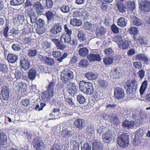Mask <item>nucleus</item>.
Masks as SVG:
<instances>
[{
	"mask_svg": "<svg viewBox=\"0 0 150 150\" xmlns=\"http://www.w3.org/2000/svg\"><path fill=\"white\" fill-rule=\"evenodd\" d=\"M74 78L73 72L68 69H64L61 74V78L62 83L64 84H67V86L69 85L70 81Z\"/></svg>",
	"mask_w": 150,
	"mask_h": 150,
	"instance_id": "nucleus-1",
	"label": "nucleus"
},
{
	"mask_svg": "<svg viewBox=\"0 0 150 150\" xmlns=\"http://www.w3.org/2000/svg\"><path fill=\"white\" fill-rule=\"evenodd\" d=\"M117 142L118 145L123 147L127 146L129 144V135L127 133H122L117 137Z\"/></svg>",
	"mask_w": 150,
	"mask_h": 150,
	"instance_id": "nucleus-2",
	"label": "nucleus"
},
{
	"mask_svg": "<svg viewBox=\"0 0 150 150\" xmlns=\"http://www.w3.org/2000/svg\"><path fill=\"white\" fill-rule=\"evenodd\" d=\"M144 133L142 129L140 128L136 131L134 138L132 140V144L135 146L139 145L142 139V136Z\"/></svg>",
	"mask_w": 150,
	"mask_h": 150,
	"instance_id": "nucleus-3",
	"label": "nucleus"
},
{
	"mask_svg": "<svg viewBox=\"0 0 150 150\" xmlns=\"http://www.w3.org/2000/svg\"><path fill=\"white\" fill-rule=\"evenodd\" d=\"M114 135L112 131L108 130L102 135L103 141L105 143L108 144L113 142L114 141Z\"/></svg>",
	"mask_w": 150,
	"mask_h": 150,
	"instance_id": "nucleus-4",
	"label": "nucleus"
},
{
	"mask_svg": "<svg viewBox=\"0 0 150 150\" xmlns=\"http://www.w3.org/2000/svg\"><path fill=\"white\" fill-rule=\"evenodd\" d=\"M61 31V25L59 23H57L52 27L50 31V36L54 38L58 37Z\"/></svg>",
	"mask_w": 150,
	"mask_h": 150,
	"instance_id": "nucleus-5",
	"label": "nucleus"
},
{
	"mask_svg": "<svg viewBox=\"0 0 150 150\" xmlns=\"http://www.w3.org/2000/svg\"><path fill=\"white\" fill-rule=\"evenodd\" d=\"M86 125V122L85 120L82 118H76L73 122V125L75 127L80 130L84 128Z\"/></svg>",
	"mask_w": 150,
	"mask_h": 150,
	"instance_id": "nucleus-6",
	"label": "nucleus"
},
{
	"mask_svg": "<svg viewBox=\"0 0 150 150\" xmlns=\"http://www.w3.org/2000/svg\"><path fill=\"white\" fill-rule=\"evenodd\" d=\"M126 87L127 92L136 91L137 88V84L135 80H129L127 81L125 85Z\"/></svg>",
	"mask_w": 150,
	"mask_h": 150,
	"instance_id": "nucleus-7",
	"label": "nucleus"
},
{
	"mask_svg": "<svg viewBox=\"0 0 150 150\" xmlns=\"http://www.w3.org/2000/svg\"><path fill=\"white\" fill-rule=\"evenodd\" d=\"M33 145L36 150H44L45 149L43 141L38 138H36L33 139Z\"/></svg>",
	"mask_w": 150,
	"mask_h": 150,
	"instance_id": "nucleus-8",
	"label": "nucleus"
},
{
	"mask_svg": "<svg viewBox=\"0 0 150 150\" xmlns=\"http://www.w3.org/2000/svg\"><path fill=\"white\" fill-rule=\"evenodd\" d=\"M139 8L143 12L146 13L150 11V2L146 0L141 1L139 3Z\"/></svg>",
	"mask_w": 150,
	"mask_h": 150,
	"instance_id": "nucleus-9",
	"label": "nucleus"
},
{
	"mask_svg": "<svg viewBox=\"0 0 150 150\" xmlns=\"http://www.w3.org/2000/svg\"><path fill=\"white\" fill-rule=\"evenodd\" d=\"M114 96L116 99H121L125 96V93L123 89L120 87H116L114 90Z\"/></svg>",
	"mask_w": 150,
	"mask_h": 150,
	"instance_id": "nucleus-10",
	"label": "nucleus"
},
{
	"mask_svg": "<svg viewBox=\"0 0 150 150\" xmlns=\"http://www.w3.org/2000/svg\"><path fill=\"white\" fill-rule=\"evenodd\" d=\"M19 63V66L22 71L28 70L30 67V62L26 58H21L20 59Z\"/></svg>",
	"mask_w": 150,
	"mask_h": 150,
	"instance_id": "nucleus-11",
	"label": "nucleus"
},
{
	"mask_svg": "<svg viewBox=\"0 0 150 150\" xmlns=\"http://www.w3.org/2000/svg\"><path fill=\"white\" fill-rule=\"evenodd\" d=\"M62 137L64 138H69L74 135V132L73 130L70 127H64L61 132Z\"/></svg>",
	"mask_w": 150,
	"mask_h": 150,
	"instance_id": "nucleus-12",
	"label": "nucleus"
},
{
	"mask_svg": "<svg viewBox=\"0 0 150 150\" xmlns=\"http://www.w3.org/2000/svg\"><path fill=\"white\" fill-rule=\"evenodd\" d=\"M52 55L54 57L57 58V60L61 62L62 61L63 59H65L68 55V54L66 52H64L62 55L61 53L59 51H53Z\"/></svg>",
	"mask_w": 150,
	"mask_h": 150,
	"instance_id": "nucleus-13",
	"label": "nucleus"
},
{
	"mask_svg": "<svg viewBox=\"0 0 150 150\" xmlns=\"http://www.w3.org/2000/svg\"><path fill=\"white\" fill-rule=\"evenodd\" d=\"M33 8L36 11L37 15H41L44 10L45 8V5L43 6L40 1H37L33 5Z\"/></svg>",
	"mask_w": 150,
	"mask_h": 150,
	"instance_id": "nucleus-14",
	"label": "nucleus"
},
{
	"mask_svg": "<svg viewBox=\"0 0 150 150\" xmlns=\"http://www.w3.org/2000/svg\"><path fill=\"white\" fill-rule=\"evenodd\" d=\"M78 32L77 36L78 40L80 42L83 43V45H81L83 46L87 44L88 42L86 40V38L84 32L82 30L78 31Z\"/></svg>",
	"mask_w": 150,
	"mask_h": 150,
	"instance_id": "nucleus-15",
	"label": "nucleus"
},
{
	"mask_svg": "<svg viewBox=\"0 0 150 150\" xmlns=\"http://www.w3.org/2000/svg\"><path fill=\"white\" fill-rule=\"evenodd\" d=\"M25 15L27 17L30 18V22L32 24L36 23L37 21V16L36 14L33 12L30 11L29 10H27L25 11Z\"/></svg>",
	"mask_w": 150,
	"mask_h": 150,
	"instance_id": "nucleus-16",
	"label": "nucleus"
},
{
	"mask_svg": "<svg viewBox=\"0 0 150 150\" xmlns=\"http://www.w3.org/2000/svg\"><path fill=\"white\" fill-rule=\"evenodd\" d=\"M39 58L41 61L47 65L50 66H52L54 64V59L50 57H44L41 55L40 56Z\"/></svg>",
	"mask_w": 150,
	"mask_h": 150,
	"instance_id": "nucleus-17",
	"label": "nucleus"
},
{
	"mask_svg": "<svg viewBox=\"0 0 150 150\" xmlns=\"http://www.w3.org/2000/svg\"><path fill=\"white\" fill-rule=\"evenodd\" d=\"M120 74V68L117 67L112 69L110 73V77L114 79L119 78Z\"/></svg>",
	"mask_w": 150,
	"mask_h": 150,
	"instance_id": "nucleus-18",
	"label": "nucleus"
},
{
	"mask_svg": "<svg viewBox=\"0 0 150 150\" xmlns=\"http://www.w3.org/2000/svg\"><path fill=\"white\" fill-rule=\"evenodd\" d=\"M0 90L1 93L3 100H7L9 97V92L8 88L6 86H4Z\"/></svg>",
	"mask_w": 150,
	"mask_h": 150,
	"instance_id": "nucleus-19",
	"label": "nucleus"
},
{
	"mask_svg": "<svg viewBox=\"0 0 150 150\" xmlns=\"http://www.w3.org/2000/svg\"><path fill=\"white\" fill-rule=\"evenodd\" d=\"M69 26L68 27L67 24H65L64 25V32L61 37L60 38H62V39L63 38L64 40L66 38L71 37V35L72 34V31L71 28L69 29Z\"/></svg>",
	"mask_w": 150,
	"mask_h": 150,
	"instance_id": "nucleus-20",
	"label": "nucleus"
},
{
	"mask_svg": "<svg viewBox=\"0 0 150 150\" xmlns=\"http://www.w3.org/2000/svg\"><path fill=\"white\" fill-rule=\"evenodd\" d=\"M69 84V86L68 88L67 91L70 95L74 96L77 92L78 87L76 86L75 83H70Z\"/></svg>",
	"mask_w": 150,
	"mask_h": 150,
	"instance_id": "nucleus-21",
	"label": "nucleus"
},
{
	"mask_svg": "<svg viewBox=\"0 0 150 150\" xmlns=\"http://www.w3.org/2000/svg\"><path fill=\"white\" fill-rule=\"evenodd\" d=\"M134 121H129L127 120H125L122 124V126L124 129H132L134 127Z\"/></svg>",
	"mask_w": 150,
	"mask_h": 150,
	"instance_id": "nucleus-22",
	"label": "nucleus"
},
{
	"mask_svg": "<svg viewBox=\"0 0 150 150\" xmlns=\"http://www.w3.org/2000/svg\"><path fill=\"white\" fill-rule=\"evenodd\" d=\"M54 94L50 92H49L47 91L42 92L41 94V97L42 99L44 100V101L47 102V101H49V99L52 97Z\"/></svg>",
	"mask_w": 150,
	"mask_h": 150,
	"instance_id": "nucleus-23",
	"label": "nucleus"
},
{
	"mask_svg": "<svg viewBox=\"0 0 150 150\" xmlns=\"http://www.w3.org/2000/svg\"><path fill=\"white\" fill-rule=\"evenodd\" d=\"M88 60L91 62L100 61L101 58L99 54H90L87 56Z\"/></svg>",
	"mask_w": 150,
	"mask_h": 150,
	"instance_id": "nucleus-24",
	"label": "nucleus"
},
{
	"mask_svg": "<svg viewBox=\"0 0 150 150\" xmlns=\"http://www.w3.org/2000/svg\"><path fill=\"white\" fill-rule=\"evenodd\" d=\"M135 59L140 61H143L144 64H147L148 59L147 56L145 54L140 53L137 54Z\"/></svg>",
	"mask_w": 150,
	"mask_h": 150,
	"instance_id": "nucleus-25",
	"label": "nucleus"
},
{
	"mask_svg": "<svg viewBox=\"0 0 150 150\" xmlns=\"http://www.w3.org/2000/svg\"><path fill=\"white\" fill-rule=\"evenodd\" d=\"M92 150H105L103 144L100 142H93Z\"/></svg>",
	"mask_w": 150,
	"mask_h": 150,
	"instance_id": "nucleus-26",
	"label": "nucleus"
},
{
	"mask_svg": "<svg viewBox=\"0 0 150 150\" xmlns=\"http://www.w3.org/2000/svg\"><path fill=\"white\" fill-rule=\"evenodd\" d=\"M37 70L35 68L30 69L28 72V76L30 80L31 81L35 80L37 76Z\"/></svg>",
	"mask_w": 150,
	"mask_h": 150,
	"instance_id": "nucleus-27",
	"label": "nucleus"
},
{
	"mask_svg": "<svg viewBox=\"0 0 150 150\" xmlns=\"http://www.w3.org/2000/svg\"><path fill=\"white\" fill-rule=\"evenodd\" d=\"M118 45L119 48L123 50H125L129 47V44L128 40H123L119 42Z\"/></svg>",
	"mask_w": 150,
	"mask_h": 150,
	"instance_id": "nucleus-28",
	"label": "nucleus"
},
{
	"mask_svg": "<svg viewBox=\"0 0 150 150\" xmlns=\"http://www.w3.org/2000/svg\"><path fill=\"white\" fill-rule=\"evenodd\" d=\"M18 59V55L15 54L10 53L8 54L7 56V60L10 63H15L17 62Z\"/></svg>",
	"mask_w": 150,
	"mask_h": 150,
	"instance_id": "nucleus-29",
	"label": "nucleus"
},
{
	"mask_svg": "<svg viewBox=\"0 0 150 150\" xmlns=\"http://www.w3.org/2000/svg\"><path fill=\"white\" fill-rule=\"evenodd\" d=\"M124 110H125V109ZM123 111L124 112H123L122 115L124 116V118H126L131 116L134 120L136 119V115L135 112H132L131 113L130 111L128 110Z\"/></svg>",
	"mask_w": 150,
	"mask_h": 150,
	"instance_id": "nucleus-30",
	"label": "nucleus"
},
{
	"mask_svg": "<svg viewBox=\"0 0 150 150\" xmlns=\"http://www.w3.org/2000/svg\"><path fill=\"white\" fill-rule=\"evenodd\" d=\"M47 20V23H50L52 20H53L54 14L51 10H49L46 11L44 14Z\"/></svg>",
	"mask_w": 150,
	"mask_h": 150,
	"instance_id": "nucleus-31",
	"label": "nucleus"
},
{
	"mask_svg": "<svg viewBox=\"0 0 150 150\" xmlns=\"http://www.w3.org/2000/svg\"><path fill=\"white\" fill-rule=\"evenodd\" d=\"M64 42L69 44L73 46H75L77 45V40L76 38H71V37L68 38H66V39L64 40Z\"/></svg>",
	"mask_w": 150,
	"mask_h": 150,
	"instance_id": "nucleus-32",
	"label": "nucleus"
},
{
	"mask_svg": "<svg viewBox=\"0 0 150 150\" xmlns=\"http://www.w3.org/2000/svg\"><path fill=\"white\" fill-rule=\"evenodd\" d=\"M106 32V29L103 27L101 26L96 28V34L97 36L101 37L104 35Z\"/></svg>",
	"mask_w": 150,
	"mask_h": 150,
	"instance_id": "nucleus-33",
	"label": "nucleus"
},
{
	"mask_svg": "<svg viewBox=\"0 0 150 150\" xmlns=\"http://www.w3.org/2000/svg\"><path fill=\"white\" fill-rule=\"evenodd\" d=\"M147 85L148 82L146 80H144L142 83L139 89V92L141 96H143L144 95V93L145 92Z\"/></svg>",
	"mask_w": 150,
	"mask_h": 150,
	"instance_id": "nucleus-34",
	"label": "nucleus"
},
{
	"mask_svg": "<svg viewBox=\"0 0 150 150\" xmlns=\"http://www.w3.org/2000/svg\"><path fill=\"white\" fill-rule=\"evenodd\" d=\"M59 140L55 141L52 145L50 150H62V144Z\"/></svg>",
	"mask_w": 150,
	"mask_h": 150,
	"instance_id": "nucleus-35",
	"label": "nucleus"
},
{
	"mask_svg": "<svg viewBox=\"0 0 150 150\" xmlns=\"http://www.w3.org/2000/svg\"><path fill=\"white\" fill-rule=\"evenodd\" d=\"M117 23L118 26L121 27H125L127 24V21L126 18L121 17L117 21Z\"/></svg>",
	"mask_w": 150,
	"mask_h": 150,
	"instance_id": "nucleus-36",
	"label": "nucleus"
},
{
	"mask_svg": "<svg viewBox=\"0 0 150 150\" xmlns=\"http://www.w3.org/2000/svg\"><path fill=\"white\" fill-rule=\"evenodd\" d=\"M7 137L4 132H0V145L3 146L7 142Z\"/></svg>",
	"mask_w": 150,
	"mask_h": 150,
	"instance_id": "nucleus-37",
	"label": "nucleus"
},
{
	"mask_svg": "<svg viewBox=\"0 0 150 150\" xmlns=\"http://www.w3.org/2000/svg\"><path fill=\"white\" fill-rule=\"evenodd\" d=\"M127 31L131 35H133V38L134 36H136L139 33V30L137 28L132 26L128 28Z\"/></svg>",
	"mask_w": 150,
	"mask_h": 150,
	"instance_id": "nucleus-38",
	"label": "nucleus"
},
{
	"mask_svg": "<svg viewBox=\"0 0 150 150\" xmlns=\"http://www.w3.org/2000/svg\"><path fill=\"white\" fill-rule=\"evenodd\" d=\"M126 4L127 6H125V7L128 11H133L135 8V3L134 1H128Z\"/></svg>",
	"mask_w": 150,
	"mask_h": 150,
	"instance_id": "nucleus-39",
	"label": "nucleus"
},
{
	"mask_svg": "<svg viewBox=\"0 0 150 150\" xmlns=\"http://www.w3.org/2000/svg\"><path fill=\"white\" fill-rule=\"evenodd\" d=\"M18 86L19 88V91H21L22 93L25 92L27 89V84L22 82L18 83Z\"/></svg>",
	"mask_w": 150,
	"mask_h": 150,
	"instance_id": "nucleus-40",
	"label": "nucleus"
},
{
	"mask_svg": "<svg viewBox=\"0 0 150 150\" xmlns=\"http://www.w3.org/2000/svg\"><path fill=\"white\" fill-rule=\"evenodd\" d=\"M9 29V28L8 26H7L4 29L3 32V35L7 40L10 39V38L12 36V34L10 33V32L8 33V30Z\"/></svg>",
	"mask_w": 150,
	"mask_h": 150,
	"instance_id": "nucleus-41",
	"label": "nucleus"
},
{
	"mask_svg": "<svg viewBox=\"0 0 150 150\" xmlns=\"http://www.w3.org/2000/svg\"><path fill=\"white\" fill-rule=\"evenodd\" d=\"M85 76L89 80L96 79L97 76V74L93 72H90L86 73Z\"/></svg>",
	"mask_w": 150,
	"mask_h": 150,
	"instance_id": "nucleus-42",
	"label": "nucleus"
},
{
	"mask_svg": "<svg viewBox=\"0 0 150 150\" xmlns=\"http://www.w3.org/2000/svg\"><path fill=\"white\" fill-rule=\"evenodd\" d=\"M70 23L74 26H79L82 25V22L81 20L76 18L71 19Z\"/></svg>",
	"mask_w": 150,
	"mask_h": 150,
	"instance_id": "nucleus-43",
	"label": "nucleus"
},
{
	"mask_svg": "<svg viewBox=\"0 0 150 150\" xmlns=\"http://www.w3.org/2000/svg\"><path fill=\"white\" fill-rule=\"evenodd\" d=\"M88 82H86L85 81H81L79 83V88L80 90L83 93H85L86 91V86H87Z\"/></svg>",
	"mask_w": 150,
	"mask_h": 150,
	"instance_id": "nucleus-44",
	"label": "nucleus"
},
{
	"mask_svg": "<svg viewBox=\"0 0 150 150\" xmlns=\"http://www.w3.org/2000/svg\"><path fill=\"white\" fill-rule=\"evenodd\" d=\"M25 0H10V4L13 6H18L24 3Z\"/></svg>",
	"mask_w": 150,
	"mask_h": 150,
	"instance_id": "nucleus-45",
	"label": "nucleus"
},
{
	"mask_svg": "<svg viewBox=\"0 0 150 150\" xmlns=\"http://www.w3.org/2000/svg\"><path fill=\"white\" fill-rule=\"evenodd\" d=\"M88 53V50L86 47H82L79 50V54L81 57H85Z\"/></svg>",
	"mask_w": 150,
	"mask_h": 150,
	"instance_id": "nucleus-46",
	"label": "nucleus"
},
{
	"mask_svg": "<svg viewBox=\"0 0 150 150\" xmlns=\"http://www.w3.org/2000/svg\"><path fill=\"white\" fill-rule=\"evenodd\" d=\"M22 71L16 70L15 71V77L17 80H19L21 78L22 76L23 79H24V76H25L23 75L24 72Z\"/></svg>",
	"mask_w": 150,
	"mask_h": 150,
	"instance_id": "nucleus-47",
	"label": "nucleus"
},
{
	"mask_svg": "<svg viewBox=\"0 0 150 150\" xmlns=\"http://www.w3.org/2000/svg\"><path fill=\"white\" fill-rule=\"evenodd\" d=\"M8 70V66L4 64H0V71L4 74L7 73Z\"/></svg>",
	"mask_w": 150,
	"mask_h": 150,
	"instance_id": "nucleus-48",
	"label": "nucleus"
},
{
	"mask_svg": "<svg viewBox=\"0 0 150 150\" xmlns=\"http://www.w3.org/2000/svg\"><path fill=\"white\" fill-rule=\"evenodd\" d=\"M111 121L115 125H118L119 123V120L116 115L112 113L111 116Z\"/></svg>",
	"mask_w": 150,
	"mask_h": 150,
	"instance_id": "nucleus-49",
	"label": "nucleus"
},
{
	"mask_svg": "<svg viewBox=\"0 0 150 150\" xmlns=\"http://www.w3.org/2000/svg\"><path fill=\"white\" fill-rule=\"evenodd\" d=\"M98 84L103 89L106 88L108 85V83L105 80H100L98 81Z\"/></svg>",
	"mask_w": 150,
	"mask_h": 150,
	"instance_id": "nucleus-50",
	"label": "nucleus"
},
{
	"mask_svg": "<svg viewBox=\"0 0 150 150\" xmlns=\"http://www.w3.org/2000/svg\"><path fill=\"white\" fill-rule=\"evenodd\" d=\"M104 63L106 65H110L113 62V58L112 57H107L103 60Z\"/></svg>",
	"mask_w": 150,
	"mask_h": 150,
	"instance_id": "nucleus-51",
	"label": "nucleus"
},
{
	"mask_svg": "<svg viewBox=\"0 0 150 150\" xmlns=\"http://www.w3.org/2000/svg\"><path fill=\"white\" fill-rule=\"evenodd\" d=\"M143 37L142 36L137 37L134 36V43L135 46H138V45H140V43L141 42L142 39Z\"/></svg>",
	"mask_w": 150,
	"mask_h": 150,
	"instance_id": "nucleus-52",
	"label": "nucleus"
},
{
	"mask_svg": "<svg viewBox=\"0 0 150 150\" xmlns=\"http://www.w3.org/2000/svg\"><path fill=\"white\" fill-rule=\"evenodd\" d=\"M55 84L54 82H50L49 83V85L47 88V91H49V92H50L54 94V87L55 85Z\"/></svg>",
	"mask_w": 150,
	"mask_h": 150,
	"instance_id": "nucleus-53",
	"label": "nucleus"
},
{
	"mask_svg": "<svg viewBox=\"0 0 150 150\" xmlns=\"http://www.w3.org/2000/svg\"><path fill=\"white\" fill-rule=\"evenodd\" d=\"M71 144L72 145L73 149L72 150H79V144L76 141L72 140L70 142Z\"/></svg>",
	"mask_w": 150,
	"mask_h": 150,
	"instance_id": "nucleus-54",
	"label": "nucleus"
},
{
	"mask_svg": "<svg viewBox=\"0 0 150 150\" xmlns=\"http://www.w3.org/2000/svg\"><path fill=\"white\" fill-rule=\"evenodd\" d=\"M76 98L77 101L80 104H83L85 102V97L81 94L78 95Z\"/></svg>",
	"mask_w": 150,
	"mask_h": 150,
	"instance_id": "nucleus-55",
	"label": "nucleus"
},
{
	"mask_svg": "<svg viewBox=\"0 0 150 150\" xmlns=\"http://www.w3.org/2000/svg\"><path fill=\"white\" fill-rule=\"evenodd\" d=\"M61 39H62V38H60L59 41L56 46L58 49L62 50H64L66 48V46L63 43Z\"/></svg>",
	"mask_w": 150,
	"mask_h": 150,
	"instance_id": "nucleus-56",
	"label": "nucleus"
},
{
	"mask_svg": "<svg viewBox=\"0 0 150 150\" xmlns=\"http://www.w3.org/2000/svg\"><path fill=\"white\" fill-rule=\"evenodd\" d=\"M88 62L84 59L81 60L79 64V67L81 68H85L88 66Z\"/></svg>",
	"mask_w": 150,
	"mask_h": 150,
	"instance_id": "nucleus-57",
	"label": "nucleus"
},
{
	"mask_svg": "<svg viewBox=\"0 0 150 150\" xmlns=\"http://www.w3.org/2000/svg\"><path fill=\"white\" fill-rule=\"evenodd\" d=\"M89 84L90 85H89V87L87 90H86L87 92H86V94L88 95H92L94 92V89L93 84L91 83Z\"/></svg>",
	"mask_w": 150,
	"mask_h": 150,
	"instance_id": "nucleus-58",
	"label": "nucleus"
},
{
	"mask_svg": "<svg viewBox=\"0 0 150 150\" xmlns=\"http://www.w3.org/2000/svg\"><path fill=\"white\" fill-rule=\"evenodd\" d=\"M134 25L136 26H141L142 24V21L138 18L135 17L133 21Z\"/></svg>",
	"mask_w": 150,
	"mask_h": 150,
	"instance_id": "nucleus-59",
	"label": "nucleus"
},
{
	"mask_svg": "<svg viewBox=\"0 0 150 150\" xmlns=\"http://www.w3.org/2000/svg\"><path fill=\"white\" fill-rule=\"evenodd\" d=\"M37 53L36 50H30L28 51V55L29 57H33L35 56Z\"/></svg>",
	"mask_w": 150,
	"mask_h": 150,
	"instance_id": "nucleus-60",
	"label": "nucleus"
},
{
	"mask_svg": "<svg viewBox=\"0 0 150 150\" xmlns=\"http://www.w3.org/2000/svg\"><path fill=\"white\" fill-rule=\"evenodd\" d=\"M83 27L86 30H91L92 28V24L88 22H85L83 24Z\"/></svg>",
	"mask_w": 150,
	"mask_h": 150,
	"instance_id": "nucleus-61",
	"label": "nucleus"
},
{
	"mask_svg": "<svg viewBox=\"0 0 150 150\" xmlns=\"http://www.w3.org/2000/svg\"><path fill=\"white\" fill-rule=\"evenodd\" d=\"M86 132L88 135H91L94 133L93 127L91 125L88 126L86 128Z\"/></svg>",
	"mask_w": 150,
	"mask_h": 150,
	"instance_id": "nucleus-62",
	"label": "nucleus"
},
{
	"mask_svg": "<svg viewBox=\"0 0 150 150\" xmlns=\"http://www.w3.org/2000/svg\"><path fill=\"white\" fill-rule=\"evenodd\" d=\"M11 48L15 51H19L21 49V45L17 43H15L12 45Z\"/></svg>",
	"mask_w": 150,
	"mask_h": 150,
	"instance_id": "nucleus-63",
	"label": "nucleus"
},
{
	"mask_svg": "<svg viewBox=\"0 0 150 150\" xmlns=\"http://www.w3.org/2000/svg\"><path fill=\"white\" fill-rule=\"evenodd\" d=\"M45 27L37 26L36 29V32L39 35H41L44 33L45 31Z\"/></svg>",
	"mask_w": 150,
	"mask_h": 150,
	"instance_id": "nucleus-64",
	"label": "nucleus"
}]
</instances>
